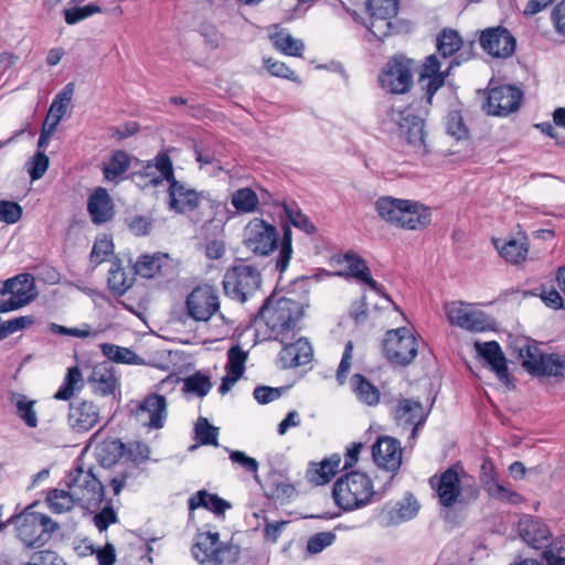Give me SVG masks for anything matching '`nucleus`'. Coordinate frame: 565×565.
<instances>
[{"label":"nucleus","mask_w":565,"mask_h":565,"mask_svg":"<svg viewBox=\"0 0 565 565\" xmlns=\"http://www.w3.org/2000/svg\"><path fill=\"white\" fill-rule=\"evenodd\" d=\"M340 463L341 456L339 454H333L319 463L310 462L306 478L313 486L327 484L338 472Z\"/></svg>","instance_id":"c756f323"},{"label":"nucleus","mask_w":565,"mask_h":565,"mask_svg":"<svg viewBox=\"0 0 565 565\" xmlns=\"http://www.w3.org/2000/svg\"><path fill=\"white\" fill-rule=\"evenodd\" d=\"M169 258L166 253L157 252L152 255L143 254L138 257L134 265V271L136 275L142 278H153L161 271V267L164 260Z\"/></svg>","instance_id":"72a5a7b5"},{"label":"nucleus","mask_w":565,"mask_h":565,"mask_svg":"<svg viewBox=\"0 0 565 565\" xmlns=\"http://www.w3.org/2000/svg\"><path fill=\"white\" fill-rule=\"evenodd\" d=\"M35 505L36 502H33L23 509V520L17 527L18 539L31 550L44 546L51 535L60 529L58 523L49 515L34 512Z\"/></svg>","instance_id":"0eeeda50"},{"label":"nucleus","mask_w":565,"mask_h":565,"mask_svg":"<svg viewBox=\"0 0 565 565\" xmlns=\"http://www.w3.org/2000/svg\"><path fill=\"white\" fill-rule=\"evenodd\" d=\"M88 382L94 384V393L100 396L114 394L117 385V379L110 370H105V372L100 373L95 369L88 377Z\"/></svg>","instance_id":"49530a36"},{"label":"nucleus","mask_w":565,"mask_h":565,"mask_svg":"<svg viewBox=\"0 0 565 565\" xmlns=\"http://www.w3.org/2000/svg\"><path fill=\"white\" fill-rule=\"evenodd\" d=\"M247 352L243 351L238 345L232 347L227 352V363L225 371L228 374H234L242 377L245 371V361Z\"/></svg>","instance_id":"864d4df0"},{"label":"nucleus","mask_w":565,"mask_h":565,"mask_svg":"<svg viewBox=\"0 0 565 565\" xmlns=\"http://www.w3.org/2000/svg\"><path fill=\"white\" fill-rule=\"evenodd\" d=\"M118 521L117 513L107 504L99 512L94 515L95 526L99 532L106 531L111 524H115Z\"/></svg>","instance_id":"338daca9"},{"label":"nucleus","mask_w":565,"mask_h":565,"mask_svg":"<svg viewBox=\"0 0 565 565\" xmlns=\"http://www.w3.org/2000/svg\"><path fill=\"white\" fill-rule=\"evenodd\" d=\"M84 386L83 375L77 365L67 369L64 380L54 394L56 401H70Z\"/></svg>","instance_id":"c9c22d12"},{"label":"nucleus","mask_w":565,"mask_h":565,"mask_svg":"<svg viewBox=\"0 0 565 565\" xmlns=\"http://www.w3.org/2000/svg\"><path fill=\"white\" fill-rule=\"evenodd\" d=\"M264 66L273 76L289 79L295 83H301L299 76L280 61L267 57L264 58Z\"/></svg>","instance_id":"4d7b16f0"},{"label":"nucleus","mask_w":565,"mask_h":565,"mask_svg":"<svg viewBox=\"0 0 565 565\" xmlns=\"http://www.w3.org/2000/svg\"><path fill=\"white\" fill-rule=\"evenodd\" d=\"M479 42L482 50L495 58L511 57L516 47L515 36L502 25L482 30Z\"/></svg>","instance_id":"2eb2a0df"},{"label":"nucleus","mask_w":565,"mask_h":565,"mask_svg":"<svg viewBox=\"0 0 565 565\" xmlns=\"http://www.w3.org/2000/svg\"><path fill=\"white\" fill-rule=\"evenodd\" d=\"M199 508L212 512L215 516H224L225 511L231 509L232 504L218 494L202 489L196 491L188 500V509L190 512Z\"/></svg>","instance_id":"c85d7f7f"},{"label":"nucleus","mask_w":565,"mask_h":565,"mask_svg":"<svg viewBox=\"0 0 565 565\" xmlns=\"http://www.w3.org/2000/svg\"><path fill=\"white\" fill-rule=\"evenodd\" d=\"M107 287L115 297H121L129 285H126V274L120 258L114 257L108 270Z\"/></svg>","instance_id":"37998d69"},{"label":"nucleus","mask_w":565,"mask_h":565,"mask_svg":"<svg viewBox=\"0 0 565 565\" xmlns=\"http://www.w3.org/2000/svg\"><path fill=\"white\" fill-rule=\"evenodd\" d=\"M99 407L92 401L79 399L68 405L67 422L75 433H87L99 422Z\"/></svg>","instance_id":"6ab92c4d"},{"label":"nucleus","mask_w":565,"mask_h":565,"mask_svg":"<svg viewBox=\"0 0 565 565\" xmlns=\"http://www.w3.org/2000/svg\"><path fill=\"white\" fill-rule=\"evenodd\" d=\"M525 296L540 297L543 303L553 310L564 309V300L559 291L552 285L550 289L544 284L539 287L524 291Z\"/></svg>","instance_id":"de8ad7c7"},{"label":"nucleus","mask_w":565,"mask_h":565,"mask_svg":"<svg viewBox=\"0 0 565 565\" xmlns=\"http://www.w3.org/2000/svg\"><path fill=\"white\" fill-rule=\"evenodd\" d=\"M433 404L434 402H431L428 408H425L419 399L401 397L397 398L392 414L397 425L411 427L412 424L416 423L417 426H424Z\"/></svg>","instance_id":"aec40b11"},{"label":"nucleus","mask_w":565,"mask_h":565,"mask_svg":"<svg viewBox=\"0 0 565 565\" xmlns=\"http://www.w3.org/2000/svg\"><path fill=\"white\" fill-rule=\"evenodd\" d=\"M447 318L452 326L466 329L471 332L494 331L495 320L482 310H473L463 307V303H452L446 308Z\"/></svg>","instance_id":"4468645a"},{"label":"nucleus","mask_w":565,"mask_h":565,"mask_svg":"<svg viewBox=\"0 0 565 565\" xmlns=\"http://www.w3.org/2000/svg\"><path fill=\"white\" fill-rule=\"evenodd\" d=\"M375 497V490L365 472L353 470L342 475L333 484L332 498L343 511L365 507Z\"/></svg>","instance_id":"39448f33"},{"label":"nucleus","mask_w":565,"mask_h":565,"mask_svg":"<svg viewBox=\"0 0 565 565\" xmlns=\"http://www.w3.org/2000/svg\"><path fill=\"white\" fill-rule=\"evenodd\" d=\"M414 60L405 54L390 56L377 76L380 87L391 95L408 93L414 86Z\"/></svg>","instance_id":"6e6552de"},{"label":"nucleus","mask_w":565,"mask_h":565,"mask_svg":"<svg viewBox=\"0 0 565 565\" xmlns=\"http://www.w3.org/2000/svg\"><path fill=\"white\" fill-rule=\"evenodd\" d=\"M258 461L255 458L249 457V472L253 473V478L264 490V495L267 499H275L281 503L289 502L297 495L296 487L287 482L288 478L284 476L281 471L274 469L273 467L267 472L266 483L264 484L257 473Z\"/></svg>","instance_id":"ddd939ff"},{"label":"nucleus","mask_w":565,"mask_h":565,"mask_svg":"<svg viewBox=\"0 0 565 565\" xmlns=\"http://www.w3.org/2000/svg\"><path fill=\"white\" fill-rule=\"evenodd\" d=\"M35 401H29L25 395L19 394L15 402L17 416L23 420L29 428L38 426V416L34 411Z\"/></svg>","instance_id":"603ef678"},{"label":"nucleus","mask_w":565,"mask_h":565,"mask_svg":"<svg viewBox=\"0 0 565 565\" xmlns=\"http://www.w3.org/2000/svg\"><path fill=\"white\" fill-rule=\"evenodd\" d=\"M236 262L239 264L228 268L224 275L223 289L226 296L245 302L247 294L244 291L243 278L247 277V264L242 258H237Z\"/></svg>","instance_id":"cd10ccee"},{"label":"nucleus","mask_w":565,"mask_h":565,"mask_svg":"<svg viewBox=\"0 0 565 565\" xmlns=\"http://www.w3.org/2000/svg\"><path fill=\"white\" fill-rule=\"evenodd\" d=\"M130 166V157L124 150L113 152L109 162L103 168L104 178L107 181H115L125 173Z\"/></svg>","instance_id":"a18cd8bd"},{"label":"nucleus","mask_w":565,"mask_h":565,"mask_svg":"<svg viewBox=\"0 0 565 565\" xmlns=\"http://www.w3.org/2000/svg\"><path fill=\"white\" fill-rule=\"evenodd\" d=\"M218 546H211V541L205 539V535L198 531L194 537V543L191 547L192 556L201 564L206 562H220L217 558L220 554Z\"/></svg>","instance_id":"a19ab883"},{"label":"nucleus","mask_w":565,"mask_h":565,"mask_svg":"<svg viewBox=\"0 0 565 565\" xmlns=\"http://www.w3.org/2000/svg\"><path fill=\"white\" fill-rule=\"evenodd\" d=\"M273 295L267 297L256 317L249 320L254 327V345L264 341H278L282 344L276 359L280 370L296 369L311 362L313 350L305 337L296 339L301 328L298 326L305 313V303L289 296L279 298L270 307Z\"/></svg>","instance_id":"f257e3e1"},{"label":"nucleus","mask_w":565,"mask_h":565,"mask_svg":"<svg viewBox=\"0 0 565 565\" xmlns=\"http://www.w3.org/2000/svg\"><path fill=\"white\" fill-rule=\"evenodd\" d=\"M417 205L422 209H415L417 212H413L414 209H411L412 212L404 213L403 220L401 221L398 227L411 231H420L426 228L431 222V210L427 205L415 201Z\"/></svg>","instance_id":"e433bc0d"},{"label":"nucleus","mask_w":565,"mask_h":565,"mask_svg":"<svg viewBox=\"0 0 565 565\" xmlns=\"http://www.w3.org/2000/svg\"><path fill=\"white\" fill-rule=\"evenodd\" d=\"M523 92L514 85H500L489 90L482 109L491 116H508L520 108Z\"/></svg>","instance_id":"9b49d317"},{"label":"nucleus","mask_w":565,"mask_h":565,"mask_svg":"<svg viewBox=\"0 0 565 565\" xmlns=\"http://www.w3.org/2000/svg\"><path fill=\"white\" fill-rule=\"evenodd\" d=\"M50 159L43 151H38L30 161L28 173L31 181L41 179L47 171Z\"/></svg>","instance_id":"69168bd1"},{"label":"nucleus","mask_w":565,"mask_h":565,"mask_svg":"<svg viewBox=\"0 0 565 565\" xmlns=\"http://www.w3.org/2000/svg\"><path fill=\"white\" fill-rule=\"evenodd\" d=\"M87 212L95 225L105 224L114 218V203L107 189L98 186L93 191L87 200Z\"/></svg>","instance_id":"393cba45"},{"label":"nucleus","mask_w":565,"mask_h":565,"mask_svg":"<svg viewBox=\"0 0 565 565\" xmlns=\"http://www.w3.org/2000/svg\"><path fill=\"white\" fill-rule=\"evenodd\" d=\"M28 282L29 287H14L13 289L10 300L15 303L17 310L31 303L38 297L34 277L32 276V280Z\"/></svg>","instance_id":"13d9d810"},{"label":"nucleus","mask_w":565,"mask_h":565,"mask_svg":"<svg viewBox=\"0 0 565 565\" xmlns=\"http://www.w3.org/2000/svg\"><path fill=\"white\" fill-rule=\"evenodd\" d=\"M97 460L104 468L115 466L127 451V445L120 439H106L96 449Z\"/></svg>","instance_id":"2f4dec72"},{"label":"nucleus","mask_w":565,"mask_h":565,"mask_svg":"<svg viewBox=\"0 0 565 565\" xmlns=\"http://www.w3.org/2000/svg\"><path fill=\"white\" fill-rule=\"evenodd\" d=\"M195 439L200 445L218 446V428L211 425L205 417H199L194 425Z\"/></svg>","instance_id":"09e8293b"},{"label":"nucleus","mask_w":565,"mask_h":565,"mask_svg":"<svg viewBox=\"0 0 565 565\" xmlns=\"http://www.w3.org/2000/svg\"><path fill=\"white\" fill-rule=\"evenodd\" d=\"M488 495L500 502L510 503L513 505H518L524 501L522 494L505 488L500 482L488 492Z\"/></svg>","instance_id":"0e129e2a"},{"label":"nucleus","mask_w":565,"mask_h":565,"mask_svg":"<svg viewBox=\"0 0 565 565\" xmlns=\"http://www.w3.org/2000/svg\"><path fill=\"white\" fill-rule=\"evenodd\" d=\"M382 351L391 364L407 366L418 354L417 339L406 327L387 330L382 341Z\"/></svg>","instance_id":"1a4fd4ad"},{"label":"nucleus","mask_w":565,"mask_h":565,"mask_svg":"<svg viewBox=\"0 0 565 565\" xmlns=\"http://www.w3.org/2000/svg\"><path fill=\"white\" fill-rule=\"evenodd\" d=\"M537 341L533 340L524 345L523 358L520 359L522 367L534 377L550 376V353H543Z\"/></svg>","instance_id":"a878e982"},{"label":"nucleus","mask_w":565,"mask_h":565,"mask_svg":"<svg viewBox=\"0 0 565 565\" xmlns=\"http://www.w3.org/2000/svg\"><path fill=\"white\" fill-rule=\"evenodd\" d=\"M100 351L107 359L116 363L129 365L143 364V359L129 348H124L113 343H102Z\"/></svg>","instance_id":"4c0bfd02"},{"label":"nucleus","mask_w":565,"mask_h":565,"mask_svg":"<svg viewBox=\"0 0 565 565\" xmlns=\"http://www.w3.org/2000/svg\"><path fill=\"white\" fill-rule=\"evenodd\" d=\"M32 558L34 562H28L23 565H61L65 564L63 558H61L54 551L43 550L36 552Z\"/></svg>","instance_id":"774afa93"},{"label":"nucleus","mask_w":565,"mask_h":565,"mask_svg":"<svg viewBox=\"0 0 565 565\" xmlns=\"http://www.w3.org/2000/svg\"><path fill=\"white\" fill-rule=\"evenodd\" d=\"M462 47L463 41L457 30L445 28L438 33L436 49L443 58L454 56Z\"/></svg>","instance_id":"f704fd0d"},{"label":"nucleus","mask_w":565,"mask_h":565,"mask_svg":"<svg viewBox=\"0 0 565 565\" xmlns=\"http://www.w3.org/2000/svg\"><path fill=\"white\" fill-rule=\"evenodd\" d=\"M282 236L279 246L278 257L276 258L275 269L282 274L292 256V231L290 224L281 223Z\"/></svg>","instance_id":"79ce46f5"},{"label":"nucleus","mask_w":565,"mask_h":565,"mask_svg":"<svg viewBox=\"0 0 565 565\" xmlns=\"http://www.w3.org/2000/svg\"><path fill=\"white\" fill-rule=\"evenodd\" d=\"M125 224L131 234L137 237H142L150 234L153 220L145 215H132L125 218Z\"/></svg>","instance_id":"6e6d98bb"},{"label":"nucleus","mask_w":565,"mask_h":565,"mask_svg":"<svg viewBox=\"0 0 565 565\" xmlns=\"http://www.w3.org/2000/svg\"><path fill=\"white\" fill-rule=\"evenodd\" d=\"M331 264L340 265L342 263L348 264V270L342 271H328L326 269L322 270V275L331 277V276H338V277H344V278H353L358 281H360L371 269L367 266V263L364 258H362L356 253L350 250L344 254L334 255L331 257L330 260Z\"/></svg>","instance_id":"bb28decb"},{"label":"nucleus","mask_w":565,"mask_h":565,"mask_svg":"<svg viewBox=\"0 0 565 565\" xmlns=\"http://www.w3.org/2000/svg\"><path fill=\"white\" fill-rule=\"evenodd\" d=\"M475 42L469 43V52L463 50L458 55L454 56L449 66L445 71H439L431 79L427 82L423 89L424 95L418 99L415 98L404 109L399 111L397 121L398 136L403 138L416 152L425 156L429 153L426 143L425 120L429 114V108L433 103V97L445 85L446 78L450 75L454 67L459 66L462 61H468L472 56V49Z\"/></svg>","instance_id":"f03ea898"},{"label":"nucleus","mask_w":565,"mask_h":565,"mask_svg":"<svg viewBox=\"0 0 565 565\" xmlns=\"http://www.w3.org/2000/svg\"><path fill=\"white\" fill-rule=\"evenodd\" d=\"M446 134L457 141H468L471 138L460 109H450L445 117Z\"/></svg>","instance_id":"ea45409f"},{"label":"nucleus","mask_w":565,"mask_h":565,"mask_svg":"<svg viewBox=\"0 0 565 565\" xmlns=\"http://www.w3.org/2000/svg\"><path fill=\"white\" fill-rule=\"evenodd\" d=\"M150 447L143 441H134L127 448V459L137 468L150 459Z\"/></svg>","instance_id":"052dcab7"},{"label":"nucleus","mask_w":565,"mask_h":565,"mask_svg":"<svg viewBox=\"0 0 565 565\" xmlns=\"http://www.w3.org/2000/svg\"><path fill=\"white\" fill-rule=\"evenodd\" d=\"M372 458L380 469L397 473L402 465L399 440L391 436H380L372 446Z\"/></svg>","instance_id":"a211bd4d"},{"label":"nucleus","mask_w":565,"mask_h":565,"mask_svg":"<svg viewBox=\"0 0 565 565\" xmlns=\"http://www.w3.org/2000/svg\"><path fill=\"white\" fill-rule=\"evenodd\" d=\"M492 242L495 249L499 252L500 256L505 259V262L520 264L525 260L529 252L526 236L523 237V242L516 238H510L508 241L493 238Z\"/></svg>","instance_id":"7c9ffc66"},{"label":"nucleus","mask_w":565,"mask_h":565,"mask_svg":"<svg viewBox=\"0 0 565 565\" xmlns=\"http://www.w3.org/2000/svg\"><path fill=\"white\" fill-rule=\"evenodd\" d=\"M250 225L252 235L249 236V246H252V252L255 255L269 256L278 248L279 233L277 227L258 217L249 221V226Z\"/></svg>","instance_id":"f3484780"},{"label":"nucleus","mask_w":565,"mask_h":565,"mask_svg":"<svg viewBox=\"0 0 565 565\" xmlns=\"http://www.w3.org/2000/svg\"><path fill=\"white\" fill-rule=\"evenodd\" d=\"M65 483L68 490L52 489L46 495V503L53 513L71 511L75 504L94 512L105 499L104 484L95 476L93 468L84 469L79 457L75 459Z\"/></svg>","instance_id":"7ed1b4c3"},{"label":"nucleus","mask_w":565,"mask_h":565,"mask_svg":"<svg viewBox=\"0 0 565 565\" xmlns=\"http://www.w3.org/2000/svg\"><path fill=\"white\" fill-rule=\"evenodd\" d=\"M352 391L358 399L369 406H375L380 402V390L363 374L355 373L350 380Z\"/></svg>","instance_id":"473e14b6"},{"label":"nucleus","mask_w":565,"mask_h":565,"mask_svg":"<svg viewBox=\"0 0 565 565\" xmlns=\"http://www.w3.org/2000/svg\"><path fill=\"white\" fill-rule=\"evenodd\" d=\"M335 539L337 536L332 531L316 533L308 539L307 552L311 555L318 554L332 545Z\"/></svg>","instance_id":"bf43d9fd"},{"label":"nucleus","mask_w":565,"mask_h":565,"mask_svg":"<svg viewBox=\"0 0 565 565\" xmlns=\"http://www.w3.org/2000/svg\"><path fill=\"white\" fill-rule=\"evenodd\" d=\"M275 46L284 54L295 57L302 56L305 44L289 33L279 32L275 36Z\"/></svg>","instance_id":"8fccbe9b"},{"label":"nucleus","mask_w":565,"mask_h":565,"mask_svg":"<svg viewBox=\"0 0 565 565\" xmlns=\"http://www.w3.org/2000/svg\"><path fill=\"white\" fill-rule=\"evenodd\" d=\"M478 355L484 361V364L497 375V377L509 385L512 377L509 373L507 358L497 341H488L484 343H476Z\"/></svg>","instance_id":"412c9836"},{"label":"nucleus","mask_w":565,"mask_h":565,"mask_svg":"<svg viewBox=\"0 0 565 565\" xmlns=\"http://www.w3.org/2000/svg\"><path fill=\"white\" fill-rule=\"evenodd\" d=\"M167 398L166 396L157 393L148 394L136 407L130 409V414L139 416L142 413L149 414V422L145 423L146 426L152 429H160L164 426L167 418Z\"/></svg>","instance_id":"4be33fe9"},{"label":"nucleus","mask_w":565,"mask_h":565,"mask_svg":"<svg viewBox=\"0 0 565 565\" xmlns=\"http://www.w3.org/2000/svg\"><path fill=\"white\" fill-rule=\"evenodd\" d=\"M220 309L218 296L210 285L196 286L186 297L185 312L194 321H209Z\"/></svg>","instance_id":"f8f14e48"},{"label":"nucleus","mask_w":565,"mask_h":565,"mask_svg":"<svg viewBox=\"0 0 565 565\" xmlns=\"http://www.w3.org/2000/svg\"><path fill=\"white\" fill-rule=\"evenodd\" d=\"M422 209L414 200L396 199L390 195L380 196L375 202V210L379 216L386 223L398 227L404 213L412 212L411 209ZM413 212H417L413 210Z\"/></svg>","instance_id":"5701e85b"},{"label":"nucleus","mask_w":565,"mask_h":565,"mask_svg":"<svg viewBox=\"0 0 565 565\" xmlns=\"http://www.w3.org/2000/svg\"><path fill=\"white\" fill-rule=\"evenodd\" d=\"M288 390V385L279 387L258 385L254 388L253 396L258 404L266 405L273 401L278 399Z\"/></svg>","instance_id":"680f3d73"},{"label":"nucleus","mask_w":565,"mask_h":565,"mask_svg":"<svg viewBox=\"0 0 565 565\" xmlns=\"http://www.w3.org/2000/svg\"><path fill=\"white\" fill-rule=\"evenodd\" d=\"M458 469L463 472L460 462L448 467L437 479V476L429 478V484L438 493L439 504L445 508L452 507L461 494V484Z\"/></svg>","instance_id":"dca6fc26"},{"label":"nucleus","mask_w":565,"mask_h":565,"mask_svg":"<svg viewBox=\"0 0 565 565\" xmlns=\"http://www.w3.org/2000/svg\"><path fill=\"white\" fill-rule=\"evenodd\" d=\"M277 210H282L287 216L288 223L306 234H315L317 227L310 218L303 214L297 205L292 207L287 203L275 201L271 192L257 181H249V213H260L271 215Z\"/></svg>","instance_id":"423d86ee"},{"label":"nucleus","mask_w":565,"mask_h":565,"mask_svg":"<svg viewBox=\"0 0 565 565\" xmlns=\"http://www.w3.org/2000/svg\"><path fill=\"white\" fill-rule=\"evenodd\" d=\"M419 503L412 492H406L403 500L397 501L394 509L390 511V520L401 523L414 519L419 511Z\"/></svg>","instance_id":"58836bf2"},{"label":"nucleus","mask_w":565,"mask_h":565,"mask_svg":"<svg viewBox=\"0 0 565 565\" xmlns=\"http://www.w3.org/2000/svg\"><path fill=\"white\" fill-rule=\"evenodd\" d=\"M22 206L9 200H0V222L6 224H15L22 217Z\"/></svg>","instance_id":"e2e57ef3"},{"label":"nucleus","mask_w":565,"mask_h":565,"mask_svg":"<svg viewBox=\"0 0 565 565\" xmlns=\"http://www.w3.org/2000/svg\"><path fill=\"white\" fill-rule=\"evenodd\" d=\"M518 533L529 547L540 551L546 565H565V534L553 537L550 526L533 515H523L519 520Z\"/></svg>","instance_id":"20e7f679"},{"label":"nucleus","mask_w":565,"mask_h":565,"mask_svg":"<svg viewBox=\"0 0 565 565\" xmlns=\"http://www.w3.org/2000/svg\"><path fill=\"white\" fill-rule=\"evenodd\" d=\"M365 7L370 15L367 30L379 41L399 32L392 21L399 10V0H366Z\"/></svg>","instance_id":"9d476101"},{"label":"nucleus","mask_w":565,"mask_h":565,"mask_svg":"<svg viewBox=\"0 0 565 565\" xmlns=\"http://www.w3.org/2000/svg\"><path fill=\"white\" fill-rule=\"evenodd\" d=\"M479 480L487 493L499 483L498 469L492 458H490L489 456L482 457V462L479 471Z\"/></svg>","instance_id":"3c124183"},{"label":"nucleus","mask_w":565,"mask_h":565,"mask_svg":"<svg viewBox=\"0 0 565 565\" xmlns=\"http://www.w3.org/2000/svg\"><path fill=\"white\" fill-rule=\"evenodd\" d=\"M182 382L183 393L192 394L200 398L205 397L212 387L210 376L202 373L201 371H196L192 375L186 376L182 380Z\"/></svg>","instance_id":"c03bdc74"},{"label":"nucleus","mask_w":565,"mask_h":565,"mask_svg":"<svg viewBox=\"0 0 565 565\" xmlns=\"http://www.w3.org/2000/svg\"><path fill=\"white\" fill-rule=\"evenodd\" d=\"M168 206L178 214L192 212L199 207L200 193L175 180L168 188Z\"/></svg>","instance_id":"b1692460"},{"label":"nucleus","mask_w":565,"mask_h":565,"mask_svg":"<svg viewBox=\"0 0 565 565\" xmlns=\"http://www.w3.org/2000/svg\"><path fill=\"white\" fill-rule=\"evenodd\" d=\"M114 253L113 238L105 235L103 238L97 239L90 250L89 259L96 266L106 260V257Z\"/></svg>","instance_id":"5fc2aeb1"}]
</instances>
